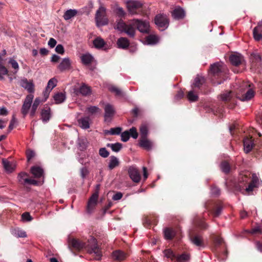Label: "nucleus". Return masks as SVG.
Returning <instances> with one entry per match:
<instances>
[{
    "mask_svg": "<svg viewBox=\"0 0 262 262\" xmlns=\"http://www.w3.org/2000/svg\"><path fill=\"white\" fill-rule=\"evenodd\" d=\"M86 111L90 115H93L97 113H99L100 112V109L96 106H90L86 108Z\"/></svg>",
    "mask_w": 262,
    "mask_h": 262,
    "instance_id": "obj_46",
    "label": "nucleus"
},
{
    "mask_svg": "<svg viewBox=\"0 0 262 262\" xmlns=\"http://www.w3.org/2000/svg\"><path fill=\"white\" fill-rule=\"evenodd\" d=\"M69 248L72 251H80L85 249L89 253H94L95 258L98 260L101 259L102 255L101 250L97 244V239L94 237H91L86 242L76 238L69 239Z\"/></svg>",
    "mask_w": 262,
    "mask_h": 262,
    "instance_id": "obj_1",
    "label": "nucleus"
},
{
    "mask_svg": "<svg viewBox=\"0 0 262 262\" xmlns=\"http://www.w3.org/2000/svg\"><path fill=\"white\" fill-rule=\"evenodd\" d=\"M35 155V154L34 151L31 149H28L26 151V156L28 159V161H30L31 159H32Z\"/></svg>",
    "mask_w": 262,
    "mask_h": 262,
    "instance_id": "obj_61",
    "label": "nucleus"
},
{
    "mask_svg": "<svg viewBox=\"0 0 262 262\" xmlns=\"http://www.w3.org/2000/svg\"><path fill=\"white\" fill-rule=\"evenodd\" d=\"M128 173L130 178L135 183H139L141 180V174L139 171L135 167L130 166L128 169Z\"/></svg>",
    "mask_w": 262,
    "mask_h": 262,
    "instance_id": "obj_14",
    "label": "nucleus"
},
{
    "mask_svg": "<svg viewBox=\"0 0 262 262\" xmlns=\"http://www.w3.org/2000/svg\"><path fill=\"white\" fill-rule=\"evenodd\" d=\"M205 81V80L203 77L198 76L194 79V82L191 86L192 89L199 91Z\"/></svg>",
    "mask_w": 262,
    "mask_h": 262,
    "instance_id": "obj_22",
    "label": "nucleus"
},
{
    "mask_svg": "<svg viewBox=\"0 0 262 262\" xmlns=\"http://www.w3.org/2000/svg\"><path fill=\"white\" fill-rule=\"evenodd\" d=\"M104 110L105 121H111L116 112L114 106L110 104H106L104 106Z\"/></svg>",
    "mask_w": 262,
    "mask_h": 262,
    "instance_id": "obj_12",
    "label": "nucleus"
},
{
    "mask_svg": "<svg viewBox=\"0 0 262 262\" xmlns=\"http://www.w3.org/2000/svg\"><path fill=\"white\" fill-rule=\"evenodd\" d=\"M243 144L245 152H249L254 146L252 137H247L244 139Z\"/></svg>",
    "mask_w": 262,
    "mask_h": 262,
    "instance_id": "obj_18",
    "label": "nucleus"
},
{
    "mask_svg": "<svg viewBox=\"0 0 262 262\" xmlns=\"http://www.w3.org/2000/svg\"><path fill=\"white\" fill-rule=\"evenodd\" d=\"M77 13V11L75 9H69L66 11L63 16L64 19L68 20L71 18L76 16Z\"/></svg>",
    "mask_w": 262,
    "mask_h": 262,
    "instance_id": "obj_34",
    "label": "nucleus"
},
{
    "mask_svg": "<svg viewBox=\"0 0 262 262\" xmlns=\"http://www.w3.org/2000/svg\"><path fill=\"white\" fill-rule=\"evenodd\" d=\"M118 31L125 33L129 38H135L136 34V28L134 19L128 24L125 23L123 20L120 19L115 27Z\"/></svg>",
    "mask_w": 262,
    "mask_h": 262,
    "instance_id": "obj_3",
    "label": "nucleus"
},
{
    "mask_svg": "<svg viewBox=\"0 0 262 262\" xmlns=\"http://www.w3.org/2000/svg\"><path fill=\"white\" fill-rule=\"evenodd\" d=\"M27 177H28V175L26 172H21L19 173L18 175V179L19 183L21 184H23L24 178H27Z\"/></svg>",
    "mask_w": 262,
    "mask_h": 262,
    "instance_id": "obj_60",
    "label": "nucleus"
},
{
    "mask_svg": "<svg viewBox=\"0 0 262 262\" xmlns=\"http://www.w3.org/2000/svg\"><path fill=\"white\" fill-rule=\"evenodd\" d=\"M82 62L84 64H90L93 59V57L90 54H83L81 57Z\"/></svg>",
    "mask_w": 262,
    "mask_h": 262,
    "instance_id": "obj_43",
    "label": "nucleus"
},
{
    "mask_svg": "<svg viewBox=\"0 0 262 262\" xmlns=\"http://www.w3.org/2000/svg\"><path fill=\"white\" fill-rule=\"evenodd\" d=\"M253 37L254 39L259 41L262 39V26L258 25L255 27L253 31Z\"/></svg>",
    "mask_w": 262,
    "mask_h": 262,
    "instance_id": "obj_28",
    "label": "nucleus"
},
{
    "mask_svg": "<svg viewBox=\"0 0 262 262\" xmlns=\"http://www.w3.org/2000/svg\"><path fill=\"white\" fill-rule=\"evenodd\" d=\"M57 80L53 78L49 80L48 82V85L46 88L49 90H52L56 86Z\"/></svg>",
    "mask_w": 262,
    "mask_h": 262,
    "instance_id": "obj_51",
    "label": "nucleus"
},
{
    "mask_svg": "<svg viewBox=\"0 0 262 262\" xmlns=\"http://www.w3.org/2000/svg\"><path fill=\"white\" fill-rule=\"evenodd\" d=\"M12 234L17 237H25L27 236L26 232L19 228H15L12 230Z\"/></svg>",
    "mask_w": 262,
    "mask_h": 262,
    "instance_id": "obj_44",
    "label": "nucleus"
},
{
    "mask_svg": "<svg viewBox=\"0 0 262 262\" xmlns=\"http://www.w3.org/2000/svg\"><path fill=\"white\" fill-rule=\"evenodd\" d=\"M9 63L11 64L12 67L15 70H16L17 71L19 69V66L18 63L16 62V60H15L11 58L9 60Z\"/></svg>",
    "mask_w": 262,
    "mask_h": 262,
    "instance_id": "obj_63",
    "label": "nucleus"
},
{
    "mask_svg": "<svg viewBox=\"0 0 262 262\" xmlns=\"http://www.w3.org/2000/svg\"><path fill=\"white\" fill-rule=\"evenodd\" d=\"M139 145L143 148L146 150H150L152 149L153 143L149 140L146 138H141L139 140Z\"/></svg>",
    "mask_w": 262,
    "mask_h": 262,
    "instance_id": "obj_20",
    "label": "nucleus"
},
{
    "mask_svg": "<svg viewBox=\"0 0 262 262\" xmlns=\"http://www.w3.org/2000/svg\"><path fill=\"white\" fill-rule=\"evenodd\" d=\"M122 131V128L117 127L115 128H111L108 132L111 135H119Z\"/></svg>",
    "mask_w": 262,
    "mask_h": 262,
    "instance_id": "obj_55",
    "label": "nucleus"
},
{
    "mask_svg": "<svg viewBox=\"0 0 262 262\" xmlns=\"http://www.w3.org/2000/svg\"><path fill=\"white\" fill-rule=\"evenodd\" d=\"M114 11L116 14L120 17H123L126 14V13L124 11L123 9L117 6L115 9Z\"/></svg>",
    "mask_w": 262,
    "mask_h": 262,
    "instance_id": "obj_50",
    "label": "nucleus"
},
{
    "mask_svg": "<svg viewBox=\"0 0 262 262\" xmlns=\"http://www.w3.org/2000/svg\"><path fill=\"white\" fill-rule=\"evenodd\" d=\"M151 216H145L143 219V224L146 228H150L151 225Z\"/></svg>",
    "mask_w": 262,
    "mask_h": 262,
    "instance_id": "obj_49",
    "label": "nucleus"
},
{
    "mask_svg": "<svg viewBox=\"0 0 262 262\" xmlns=\"http://www.w3.org/2000/svg\"><path fill=\"white\" fill-rule=\"evenodd\" d=\"M21 218L24 221H31L33 219L30 213L28 212L23 213L21 215Z\"/></svg>",
    "mask_w": 262,
    "mask_h": 262,
    "instance_id": "obj_59",
    "label": "nucleus"
},
{
    "mask_svg": "<svg viewBox=\"0 0 262 262\" xmlns=\"http://www.w3.org/2000/svg\"><path fill=\"white\" fill-rule=\"evenodd\" d=\"M251 69L256 71L262 64L261 56L257 53L251 54Z\"/></svg>",
    "mask_w": 262,
    "mask_h": 262,
    "instance_id": "obj_13",
    "label": "nucleus"
},
{
    "mask_svg": "<svg viewBox=\"0 0 262 262\" xmlns=\"http://www.w3.org/2000/svg\"><path fill=\"white\" fill-rule=\"evenodd\" d=\"M108 90L111 92L114 93L116 96H124V93L121 91V90L114 85L110 86L108 87Z\"/></svg>",
    "mask_w": 262,
    "mask_h": 262,
    "instance_id": "obj_38",
    "label": "nucleus"
},
{
    "mask_svg": "<svg viewBox=\"0 0 262 262\" xmlns=\"http://www.w3.org/2000/svg\"><path fill=\"white\" fill-rule=\"evenodd\" d=\"M247 232L251 234H262V227L260 226H256L249 230H247Z\"/></svg>",
    "mask_w": 262,
    "mask_h": 262,
    "instance_id": "obj_47",
    "label": "nucleus"
},
{
    "mask_svg": "<svg viewBox=\"0 0 262 262\" xmlns=\"http://www.w3.org/2000/svg\"><path fill=\"white\" fill-rule=\"evenodd\" d=\"M189 238L191 243L199 247V249L201 248L205 247V243L202 235L195 233H191L189 235Z\"/></svg>",
    "mask_w": 262,
    "mask_h": 262,
    "instance_id": "obj_9",
    "label": "nucleus"
},
{
    "mask_svg": "<svg viewBox=\"0 0 262 262\" xmlns=\"http://www.w3.org/2000/svg\"><path fill=\"white\" fill-rule=\"evenodd\" d=\"M99 154L101 157L105 158L108 157L110 152L105 147H102L99 150Z\"/></svg>",
    "mask_w": 262,
    "mask_h": 262,
    "instance_id": "obj_53",
    "label": "nucleus"
},
{
    "mask_svg": "<svg viewBox=\"0 0 262 262\" xmlns=\"http://www.w3.org/2000/svg\"><path fill=\"white\" fill-rule=\"evenodd\" d=\"M34 96L30 94L26 97L21 107V112L25 117L29 112L31 107Z\"/></svg>",
    "mask_w": 262,
    "mask_h": 262,
    "instance_id": "obj_10",
    "label": "nucleus"
},
{
    "mask_svg": "<svg viewBox=\"0 0 262 262\" xmlns=\"http://www.w3.org/2000/svg\"><path fill=\"white\" fill-rule=\"evenodd\" d=\"M171 15L174 19L180 20L183 19L186 15L185 11L180 7H178L171 12Z\"/></svg>",
    "mask_w": 262,
    "mask_h": 262,
    "instance_id": "obj_16",
    "label": "nucleus"
},
{
    "mask_svg": "<svg viewBox=\"0 0 262 262\" xmlns=\"http://www.w3.org/2000/svg\"><path fill=\"white\" fill-rule=\"evenodd\" d=\"M213 242L215 246H220L223 243V239L220 236H215L213 238Z\"/></svg>",
    "mask_w": 262,
    "mask_h": 262,
    "instance_id": "obj_58",
    "label": "nucleus"
},
{
    "mask_svg": "<svg viewBox=\"0 0 262 262\" xmlns=\"http://www.w3.org/2000/svg\"><path fill=\"white\" fill-rule=\"evenodd\" d=\"M147 40L149 43H155L157 41V37L154 35H149Z\"/></svg>",
    "mask_w": 262,
    "mask_h": 262,
    "instance_id": "obj_64",
    "label": "nucleus"
},
{
    "mask_svg": "<svg viewBox=\"0 0 262 262\" xmlns=\"http://www.w3.org/2000/svg\"><path fill=\"white\" fill-rule=\"evenodd\" d=\"M78 144L79 150L83 151L87 148L88 142L86 138H81L78 139Z\"/></svg>",
    "mask_w": 262,
    "mask_h": 262,
    "instance_id": "obj_36",
    "label": "nucleus"
},
{
    "mask_svg": "<svg viewBox=\"0 0 262 262\" xmlns=\"http://www.w3.org/2000/svg\"><path fill=\"white\" fill-rule=\"evenodd\" d=\"M165 256L171 259L172 262H174L176 260L177 255L174 254L173 251L170 249L165 250L164 251Z\"/></svg>",
    "mask_w": 262,
    "mask_h": 262,
    "instance_id": "obj_39",
    "label": "nucleus"
},
{
    "mask_svg": "<svg viewBox=\"0 0 262 262\" xmlns=\"http://www.w3.org/2000/svg\"><path fill=\"white\" fill-rule=\"evenodd\" d=\"M121 140L123 142H127L129 140V137H130V134H129V131L125 130V132L122 133V134L121 135Z\"/></svg>",
    "mask_w": 262,
    "mask_h": 262,
    "instance_id": "obj_54",
    "label": "nucleus"
},
{
    "mask_svg": "<svg viewBox=\"0 0 262 262\" xmlns=\"http://www.w3.org/2000/svg\"><path fill=\"white\" fill-rule=\"evenodd\" d=\"M99 189L100 185L97 184L96 187L95 192L89 199L86 206V211L89 213H91L93 212L97 204Z\"/></svg>",
    "mask_w": 262,
    "mask_h": 262,
    "instance_id": "obj_6",
    "label": "nucleus"
},
{
    "mask_svg": "<svg viewBox=\"0 0 262 262\" xmlns=\"http://www.w3.org/2000/svg\"><path fill=\"white\" fill-rule=\"evenodd\" d=\"M51 110L48 106L44 107L40 112L41 119L43 122H47L51 118Z\"/></svg>",
    "mask_w": 262,
    "mask_h": 262,
    "instance_id": "obj_23",
    "label": "nucleus"
},
{
    "mask_svg": "<svg viewBox=\"0 0 262 262\" xmlns=\"http://www.w3.org/2000/svg\"><path fill=\"white\" fill-rule=\"evenodd\" d=\"M110 162L108 165L109 170H112L119 165V161L118 158L114 156L110 157Z\"/></svg>",
    "mask_w": 262,
    "mask_h": 262,
    "instance_id": "obj_32",
    "label": "nucleus"
},
{
    "mask_svg": "<svg viewBox=\"0 0 262 262\" xmlns=\"http://www.w3.org/2000/svg\"><path fill=\"white\" fill-rule=\"evenodd\" d=\"M128 131L130 134V137L131 136L134 139H137L138 138V133L136 127H132Z\"/></svg>",
    "mask_w": 262,
    "mask_h": 262,
    "instance_id": "obj_56",
    "label": "nucleus"
},
{
    "mask_svg": "<svg viewBox=\"0 0 262 262\" xmlns=\"http://www.w3.org/2000/svg\"><path fill=\"white\" fill-rule=\"evenodd\" d=\"M66 95L62 93H57L54 96V99L56 103H62L66 99Z\"/></svg>",
    "mask_w": 262,
    "mask_h": 262,
    "instance_id": "obj_40",
    "label": "nucleus"
},
{
    "mask_svg": "<svg viewBox=\"0 0 262 262\" xmlns=\"http://www.w3.org/2000/svg\"><path fill=\"white\" fill-rule=\"evenodd\" d=\"M107 147L111 148L112 150L115 152L119 151L122 147L121 143L117 142L116 143H108L106 145Z\"/></svg>",
    "mask_w": 262,
    "mask_h": 262,
    "instance_id": "obj_41",
    "label": "nucleus"
},
{
    "mask_svg": "<svg viewBox=\"0 0 262 262\" xmlns=\"http://www.w3.org/2000/svg\"><path fill=\"white\" fill-rule=\"evenodd\" d=\"M106 9L101 6L97 11L96 14V20L98 25H105L107 24V20L104 18Z\"/></svg>",
    "mask_w": 262,
    "mask_h": 262,
    "instance_id": "obj_8",
    "label": "nucleus"
},
{
    "mask_svg": "<svg viewBox=\"0 0 262 262\" xmlns=\"http://www.w3.org/2000/svg\"><path fill=\"white\" fill-rule=\"evenodd\" d=\"M118 48L126 49L129 45V41L126 37H120L119 38L117 42Z\"/></svg>",
    "mask_w": 262,
    "mask_h": 262,
    "instance_id": "obj_30",
    "label": "nucleus"
},
{
    "mask_svg": "<svg viewBox=\"0 0 262 262\" xmlns=\"http://www.w3.org/2000/svg\"><path fill=\"white\" fill-rule=\"evenodd\" d=\"M254 96V92L251 89H248L247 92L241 96H238L237 98L242 101H248L251 99Z\"/></svg>",
    "mask_w": 262,
    "mask_h": 262,
    "instance_id": "obj_25",
    "label": "nucleus"
},
{
    "mask_svg": "<svg viewBox=\"0 0 262 262\" xmlns=\"http://www.w3.org/2000/svg\"><path fill=\"white\" fill-rule=\"evenodd\" d=\"M221 97L222 100L226 103L231 100L232 98L231 92H227L225 93H224L221 95Z\"/></svg>",
    "mask_w": 262,
    "mask_h": 262,
    "instance_id": "obj_48",
    "label": "nucleus"
},
{
    "mask_svg": "<svg viewBox=\"0 0 262 262\" xmlns=\"http://www.w3.org/2000/svg\"><path fill=\"white\" fill-rule=\"evenodd\" d=\"M74 93L76 95L81 94L82 96H86L91 93V88L85 84H83L79 89L74 90Z\"/></svg>",
    "mask_w": 262,
    "mask_h": 262,
    "instance_id": "obj_17",
    "label": "nucleus"
},
{
    "mask_svg": "<svg viewBox=\"0 0 262 262\" xmlns=\"http://www.w3.org/2000/svg\"><path fill=\"white\" fill-rule=\"evenodd\" d=\"M90 117H85L78 119L77 121L79 126L83 129H88L90 128Z\"/></svg>",
    "mask_w": 262,
    "mask_h": 262,
    "instance_id": "obj_27",
    "label": "nucleus"
},
{
    "mask_svg": "<svg viewBox=\"0 0 262 262\" xmlns=\"http://www.w3.org/2000/svg\"><path fill=\"white\" fill-rule=\"evenodd\" d=\"M3 164L5 169L8 172H12L14 170V165L7 160H3Z\"/></svg>",
    "mask_w": 262,
    "mask_h": 262,
    "instance_id": "obj_37",
    "label": "nucleus"
},
{
    "mask_svg": "<svg viewBox=\"0 0 262 262\" xmlns=\"http://www.w3.org/2000/svg\"><path fill=\"white\" fill-rule=\"evenodd\" d=\"M20 85L27 90L30 93L34 92V84L32 80H28L27 78H24L20 81Z\"/></svg>",
    "mask_w": 262,
    "mask_h": 262,
    "instance_id": "obj_15",
    "label": "nucleus"
},
{
    "mask_svg": "<svg viewBox=\"0 0 262 262\" xmlns=\"http://www.w3.org/2000/svg\"><path fill=\"white\" fill-rule=\"evenodd\" d=\"M140 133L141 138H146L148 133V126L147 124L144 123H142L140 127Z\"/></svg>",
    "mask_w": 262,
    "mask_h": 262,
    "instance_id": "obj_35",
    "label": "nucleus"
},
{
    "mask_svg": "<svg viewBox=\"0 0 262 262\" xmlns=\"http://www.w3.org/2000/svg\"><path fill=\"white\" fill-rule=\"evenodd\" d=\"M8 71L7 68L3 66L0 62V80H2L4 79V77L3 75H7L8 74Z\"/></svg>",
    "mask_w": 262,
    "mask_h": 262,
    "instance_id": "obj_52",
    "label": "nucleus"
},
{
    "mask_svg": "<svg viewBox=\"0 0 262 262\" xmlns=\"http://www.w3.org/2000/svg\"><path fill=\"white\" fill-rule=\"evenodd\" d=\"M223 208V205L222 202H217L214 204L213 208L211 210V212L215 217L220 215L222 212Z\"/></svg>",
    "mask_w": 262,
    "mask_h": 262,
    "instance_id": "obj_24",
    "label": "nucleus"
},
{
    "mask_svg": "<svg viewBox=\"0 0 262 262\" xmlns=\"http://www.w3.org/2000/svg\"><path fill=\"white\" fill-rule=\"evenodd\" d=\"M198 91L192 89V90L187 92V98L190 102H195L198 100Z\"/></svg>",
    "mask_w": 262,
    "mask_h": 262,
    "instance_id": "obj_31",
    "label": "nucleus"
},
{
    "mask_svg": "<svg viewBox=\"0 0 262 262\" xmlns=\"http://www.w3.org/2000/svg\"><path fill=\"white\" fill-rule=\"evenodd\" d=\"M220 168L222 172L225 174H228L230 171L231 165L229 162L224 160L221 163Z\"/></svg>",
    "mask_w": 262,
    "mask_h": 262,
    "instance_id": "obj_33",
    "label": "nucleus"
},
{
    "mask_svg": "<svg viewBox=\"0 0 262 262\" xmlns=\"http://www.w3.org/2000/svg\"><path fill=\"white\" fill-rule=\"evenodd\" d=\"M93 44L95 48L100 49L103 47L105 44V41L100 37H97L93 41Z\"/></svg>",
    "mask_w": 262,
    "mask_h": 262,
    "instance_id": "obj_45",
    "label": "nucleus"
},
{
    "mask_svg": "<svg viewBox=\"0 0 262 262\" xmlns=\"http://www.w3.org/2000/svg\"><path fill=\"white\" fill-rule=\"evenodd\" d=\"M155 22L156 25L160 28L161 30L167 28L169 24L168 19L165 16L162 15L156 16Z\"/></svg>",
    "mask_w": 262,
    "mask_h": 262,
    "instance_id": "obj_11",
    "label": "nucleus"
},
{
    "mask_svg": "<svg viewBox=\"0 0 262 262\" xmlns=\"http://www.w3.org/2000/svg\"><path fill=\"white\" fill-rule=\"evenodd\" d=\"M71 62L69 58H64L62 59L60 63L58 66V69L61 71L63 72L70 69Z\"/></svg>",
    "mask_w": 262,
    "mask_h": 262,
    "instance_id": "obj_21",
    "label": "nucleus"
},
{
    "mask_svg": "<svg viewBox=\"0 0 262 262\" xmlns=\"http://www.w3.org/2000/svg\"><path fill=\"white\" fill-rule=\"evenodd\" d=\"M143 4L138 1L129 0L126 3L128 12L132 15L143 13Z\"/></svg>",
    "mask_w": 262,
    "mask_h": 262,
    "instance_id": "obj_5",
    "label": "nucleus"
},
{
    "mask_svg": "<svg viewBox=\"0 0 262 262\" xmlns=\"http://www.w3.org/2000/svg\"><path fill=\"white\" fill-rule=\"evenodd\" d=\"M31 172L36 178H40L43 177V170L39 166H33L31 168Z\"/></svg>",
    "mask_w": 262,
    "mask_h": 262,
    "instance_id": "obj_29",
    "label": "nucleus"
},
{
    "mask_svg": "<svg viewBox=\"0 0 262 262\" xmlns=\"http://www.w3.org/2000/svg\"><path fill=\"white\" fill-rule=\"evenodd\" d=\"M174 231L169 228H166L164 230V236L166 239H172L174 236Z\"/></svg>",
    "mask_w": 262,
    "mask_h": 262,
    "instance_id": "obj_42",
    "label": "nucleus"
},
{
    "mask_svg": "<svg viewBox=\"0 0 262 262\" xmlns=\"http://www.w3.org/2000/svg\"><path fill=\"white\" fill-rule=\"evenodd\" d=\"M197 225L202 229H207L208 225L203 220H200L196 223Z\"/></svg>",
    "mask_w": 262,
    "mask_h": 262,
    "instance_id": "obj_57",
    "label": "nucleus"
},
{
    "mask_svg": "<svg viewBox=\"0 0 262 262\" xmlns=\"http://www.w3.org/2000/svg\"><path fill=\"white\" fill-rule=\"evenodd\" d=\"M225 70V66L220 63H215L211 66L210 71L213 76L212 80L214 83L219 84L223 82Z\"/></svg>",
    "mask_w": 262,
    "mask_h": 262,
    "instance_id": "obj_4",
    "label": "nucleus"
},
{
    "mask_svg": "<svg viewBox=\"0 0 262 262\" xmlns=\"http://www.w3.org/2000/svg\"><path fill=\"white\" fill-rule=\"evenodd\" d=\"M112 256L115 260L122 261L125 259L127 256L125 253L119 250L114 251L112 254Z\"/></svg>",
    "mask_w": 262,
    "mask_h": 262,
    "instance_id": "obj_26",
    "label": "nucleus"
},
{
    "mask_svg": "<svg viewBox=\"0 0 262 262\" xmlns=\"http://www.w3.org/2000/svg\"><path fill=\"white\" fill-rule=\"evenodd\" d=\"M55 51L60 54H63L64 53V49L62 45L59 44L55 48Z\"/></svg>",
    "mask_w": 262,
    "mask_h": 262,
    "instance_id": "obj_62",
    "label": "nucleus"
},
{
    "mask_svg": "<svg viewBox=\"0 0 262 262\" xmlns=\"http://www.w3.org/2000/svg\"><path fill=\"white\" fill-rule=\"evenodd\" d=\"M229 59L232 64L237 67L242 64L243 57L239 54H234L230 55Z\"/></svg>",
    "mask_w": 262,
    "mask_h": 262,
    "instance_id": "obj_19",
    "label": "nucleus"
},
{
    "mask_svg": "<svg viewBox=\"0 0 262 262\" xmlns=\"http://www.w3.org/2000/svg\"><path fill=\"white\" fill-rule=\"evenodd\" d=\"M136 30L138 29L140 32L143 33H149V24L146 21L139 19H134Z\"/></svg>",
    "mask_w": 262,
    "mask_h": 262,
    "instance_id": "obj_7",
    "label": "nucleus"
},
{
    "mask_svg": "<svg viewBox=\"0 0 262 262\" xmlns=\"http://www.w3.org/2000/svg\"><path fill=\"white\" fill-rule=\"evenodd\" d=\"M253 174L248 171H244L239 174L238 183L236 185V189L243 192L249 194L252 192L257 182V178L252 177Z\"/></svg>",
    "mask_w": 262,
    "mask_h": 262,
    "instance_id": "obj_2",
    "label": "nucleus"
}]
</instances>
